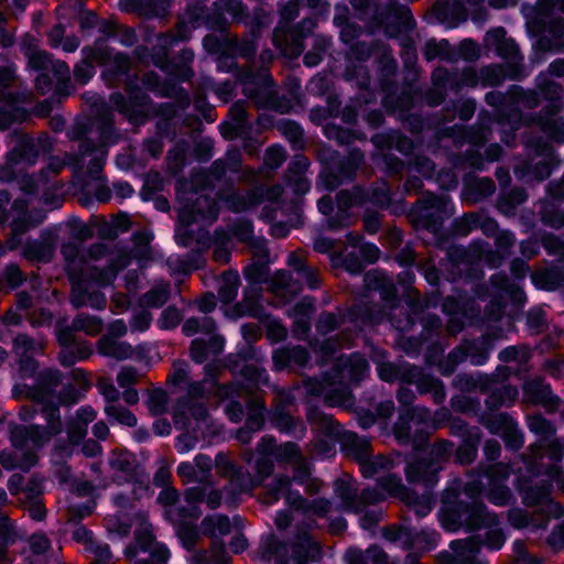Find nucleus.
<instances>
[{"instance_id": "nucleus-15", "label": "nucleus", "mask_w": 564, "mask_h": 564, "mask_svg": "<svg viewBox=\"0 0 564 564\" xmlns=\"http://www.w3.org/2000/svg\"><path fill=\"white\" fill-rule=\"evenodd\" d=\"M120 25L111 20H101L98 31L101 36L97 37L91 46H84L82 53L84 55H97L104 59H108L113 52V47L108 45L109 40H117Z\"/></svg>"}, {"instance_id": "nucleus-13", "label": "nucleus", "mask_w": 564, "mask_h": 564, "mask_svg": "<svg viewBox=\"0 0 564 564\" xmlns=\"http://www.w3.org/2000/svg\"><path fill=\"white\" fill-rule=\"evenodd\" d=\"M268 420L272 427L276 429L281 434L301 440L306 433V426L299 417L291 415L283 405L268 412Z\"/></svg>"}, {"instance_id": "nucleus-58", "label": "nucleus", "mask_w": 564, "mask_h": 564, "mask_svg": "<svg viewBox=\"0 0 564 564\" xmlns=\"http://www.w3.org/2000/svg\"><path fill=\"white\" fill-rule=\"evenodd\" d=\"M442 419L447 420L448 422V432L453 437H458L459 440L465 438L471 435L474 431V426H470L468 422L459 416H453L449 411L445 410L442 413Z\"/></svg>"}, {"instance_id": "nucleus-21", "label": "nucleus", "mask_w": 564, "mask_h": 564, "mask_svg": "<svg viewBox=\"0 0 564 564\" xmlns=\"http://www.w3.org/2000/svg\"><path fill=\"white\" fill-rule=\"evenodd\" d=\"M482 432L478 426H474L471 435L462 438L459 445L453 449L454 462L460 466L471 465L478 455L481 443Z\"/></svg>"}, {"instance_id": "nucleus-26", "label": "nucleus", "mask_w": 564, "mask_h": 564, "mask_svg": "<svg viewBox=\"0 0 564 564\" xmlns=\"http://www.w3.org/2000/svg\"><path fill=\"white\" fill-rule=\"evenodd\" d=\"M262 557L270 561L275 558V564H290V542L279 539L270 533L261 541Z\"/></svg>"}, {"instance_id": "nucleus-45", "label": "nucleus", "mask_w": 564, "mask_h": 564, "mask_svg": "<svg viewBox=\"0 0 564 564\" xmlns=\"http://www.w3.org/2000/svg\"><path fill=\"white\" fill-rule=\"evenodd\" d=\"M171 297V288L169 283L156 285L147 291L141 300L140 304L143 307L161 308L163 307Z\"/></svg>"}, {"instance_id": "nucleus-55", "label": "nucleus", "mask_w": 564, "mask_h": 564, "mask_svg": "<svg viewBox=\"0 0 564 564\" xmlns=\"http://www.w3.org/2000/svg\"><path fill=\"white\" fill-rule=\"evenodd\" d=\"M163 40H165V36L160 34L159 42L151 47V64L163 72H167L172 67V62L167 43L165 41L162 43Z\"/></svg>"}, {"instance_id": "nucleus-2", "label": "nucleus", "mask_w": 564, "mask_h": 564, "mask_svg": "<svg viewBox=\"0 0 564 564\" xmlns=\"http://www.w3.org/2000/svg\"><path fill=\"white\" fill-rule=\"evenodd\" d=\"M440 503L437 520L448 533H475L497 521L496 514L489 512L486 503L463 501L456 489H443Z\"/></svg>"}, {"instance_id": "nucleus-7", "label": "nucleus", "mask_w": 564, "mask_h": 564, "mask_svg": "<svg viewBox=\"0 0 564 564\" xmlns=\"http://www.w3.org/2000/svg\"><path fill=\"white\" fill-rule=\"evenodd\" d=\"M381 100L382 107L388 115L399 117L411 111L416 104L419 97V88L411 83H405L401 87L395 83V88L383 89Z\"/></svg>"}, {"instance_id": "nucleus-29", "label": "nucleus", "mask_w": 564, "mask_h": 564, "mask_svg": "<svg viewBox=\"0 0 564 564\" xmlns=\"http://www.w3.org/2000/svg\"><path fill=\"white\" fill-rule=\"evenodd\" d=\"M474 300L464 290H456V294L445 296L442 312L451 317L467 316V312L474 310Z\"/></svg>"}, {"instance_id": "nucleus-5", "label": "nucleus", "mask_w": 564, "mask_h": 564, "mask_svg": "<svg viewBox=\"0 0 564 564\" xmlns=\"http://www.w3.org/2000/svg\"><path fill=\"white\" fill-rule=\"evenodd\" d=\"M373 20L388 39H404L413 45L410 33L416 28V21L409 6L397 1L378 3L373 9Z\"/></svg>"}, {"instance_id": "nucleus-25", "label": "nucleus", "mask_w": 564, "mask_h": 564, "mask_svg": "<svg viewBox=\"0 0 564 564\" xmlns=\"http://www.w3.org/2000/svg\"><path fill=\"white\" fill-rule=\"evenodd\" d=\"M490 392L485 399V406L487 411L495 412L502 406H512L518 400L519 390L516 386L503 384L500 388L488 389Z\"/></svg>"}, {"instance_id": "nucleus-59", "label": "nucleus", "mask_w": 564, "mask_h": 564, "mask_svg": "<svg viewBox=\"0 0 564 564\" xmlns=\"http://www.w3.org/2000/svg\"><path fill=\"white\" fill-rule=\"evenodd\" d=\"M397 119L400 120L402 127L412 134H420L430 127L426 117L419 112H413L412 110L397 117Z\"/></svg>"}, {"instance_id": "nucleus-17", "label": "nucleus", "mask_w": 564, "mask_h": 564, "mask_svg": "<svg viewBox=\"0 0 564 564\" xmlns=\"http://www.w3.org/2000/svg\"><path fill=\"white\" fill-rule=\"evenodd\" d=\"M22 51L28 58V66L36 73L51 70L57 73V67L68 72V66L65 62H54L53 55L51 53L43 50H37L33 44L23 43Z\"/></svg>"}, {"instance_id": "nucleus-1", "label": "nucleus", "mask_w": 564, "mask_h": 564, "mask_svg": "<svg viewBox=\"0 0 564 564\" xmlns=\"http://www.w3.org/2000/svg\"><path fill=\"white\" fill-rule=\"evenodd\" d=\"M417 434L420 440L412 445L413 454L404 466L405 479L411 485L434 489L440 481V473L452 458L454 443L444 440L431 445L429 432Z\"/></svg>"}, {"instance_id": "nucleus-12", "label": "nucleus", "mask_w": 564, "mask_h": 564, "mask_svg": "<svg viewBox=\"0 0 564 564\" xmlns=\"http://www.w3.org/2000/svg\"><path fill=\"white\" fill-rule=\"evenodd\" d=\"M63 373L56 368H46L42 370L36 377V387L32 388L28 384H15L12 389V394L18 398L20 389L26 390L29 395L55 397L56 389L62 384Z\"/></svg>"}, {"instance_id": "nucleus-54", "label": "nucleus", "mask_w": 564, "mask_h": 564, "mask_svg": "<svg viewBox=\"0 0 564 564\" xmlns=\"http://www.w3.org/2000/svg\"><path fill=\"white\" fill-rule=\"evenodd\" d=\"M152 117H160L163 120L156 122L155 128L159 134H167L170 130L169 120L176 116V106L173 102L156 104L152 110Z\"/></svg>"}, {"instance_id": "nucleus-50", "label": "nucleus", "mask_w": 564, "mask_h": 564, "mask_svg": "<svg viewBox=\"0 0 564 564\" xmlns=\"http://www.w3.org/2000/svg\"><path fill=\"white\" fill-rule=\"evenodd\" d=\"M105 413L110 424L119 423L128 427H135L138 424L135 414L124 406L108 404L105 406Z\"/></svg>"}, {"instance_id": "nucleus-24", "label": "nucleus", "mask_w": 564, "mask_h": 564, "mask_svg": "<svg viewBox=\"0 0 564 564\" xmlns=\"http://www.w3.org/2000/svg\"><path fill=\"white\" fill-rule=\"evenodd\" d=\"M11 165H18L22 162L35 163L39 158V150L32 137L19 134L17 144L6 154Z\"/></svg>"}, {"instance_id": "nucleus-16", "label": "nucleus", "mask_w": 564, "mask_h": 564, "mask_svg": "<svg viewBox=\"0 0 564 564\" xmlns=\"http://www.w3.org/2000/svg\"><path fill=\"white\" fill-rule=\"evenodd\" d=\"M485 102L494 108L498 122L510 123L521 116L517 104L502 91L490 90L486 93Z\"/></svg>"}, {"instance_id": "nucleus-36", "label": "nucleus", "mask_w": 564, "mask_h": 564, "mask_svg": "<svg viewBox=\"0 0 564 564\" xmlns=\"http://www.w3.org/2000/svg\"><path fill=\"white\" fill-rule=\"evenodd\" d=\"M563 88L560 84L555 82H551L545 87V94L550 95L546 98L550 100L547 105H545L540 112L541 119L545 121L555 120L554 117L563 109L564 104L561 97Z\"/></svg>"}, {"instance_id": "nucleus-62", "label": "nucleus", "mask_w": 564, "mask_h": 564, "mask_svg": "<svg viewBox=\"0 0 564 564\" xmlns=\"http://www.w3.org/2000/svg\"><path fill=\"white\" fill-rule=\"evenodd\" d=\"M218 198L226 205V207L232 213H241L248 209L249 204L247 198L236 192L235 189H230L229 192L219 191L217 193Z\"/></svg>"}, {"instance_id": "nucleus-40", "label": "nucleus", "mask_w": 564, "mask_h": 564, "mask_svg": "<svg viewBox=\"0 0 564 564\" xmlns=\"http://www.w3.org/2000/svg\"><path fill=\"white\" fill-rule=\"evenodd\" d=\"M365 282L369 288L378 290L383 301L397 299V288L386 278L383 272L368 271L365 274Z\"/></svg>"}, {"instance_id": "nucleus-33", "label": "nucleus", "mask_w": 564, "mask_h": 564, "mask_svg": "<svg viewBox=\"0 0 564 564\" xmlns=\"http://www.w3.org/2000/svg\"><path fill=\"white\" fill-rule=\"evenodd\" d=\"M490 434L501 437L510 427L514 426L516 420L508 413H482L479 417Z\"/></svg>"}, {"instance_id": "nucleus-64", "label": "nucleus", "mask_w": 564, "mask_h": 564, "mask_svg": "<svg viewBox=\"0 0 564 564\" xmlns=\"http://www.w3.org/2000/svg\"><path fill=\"white\" fill-rule=\"evenodd\" d=\"M153 238H154L153 234L147 229H139V230L133 231L131 239L137 249V258L139 260L150 258V254H151L150 245H151V241L153 240Z\"/></svg>"}, {"instance_id": "nucleus-42", "label": "nucleus", "mask_w": 564, "mask_h": 564, "mask_svg": "<svg viewBox=\"0 0 564 564\" xmlns=\"http://www.w3.org/2000/svg\"><path fill=\"white\" fill-rule=\"evenodd\" d=\"M97 111L99 117L98 132L100 139L104 141L113 139L112 143H115L116 128L110 106L107 101L101 100L99 105H97Z\"/></svg>"}, {"instance_id": "nucleus-19", "label": "nucleus", "mask_w": 564, "mask_h": 564, "mask_svg": "<svg viewBox=\"0 0 564 564\" xmlns=\"http://www.w3.org/2000/svg\"><path fill=\"white\" fill-rule=\"evenodd\" d=\"M479 78L480 76L476 69L471 67L463 69L462 73H451L443 69L441 75H436L435 73L433 74V82L435 86L455 90L463 87H475L478 84Z\"/></svg>"}, {"instance_id": "nucleus-22", "label": "nucleus", "mask_w": 564, "mask_h": 564, "mask_svg": "<svg viewBox=\"0 0 564 564\" xmlns=\"http://www.w3.org/2000/svg\"><path fill=\"white\" fill-rule=\"evenodd\" d=\"M219 212L218 202L208 195H204L191 204L186 214L182 215V218L187 217V225L196 221L198 217L203 220L215 221L218 219Z\"/></svg>"}, {"instance_id": "nucleus-3", "label": "nucleus", "mask_w": 564, "mask_h": 564, "mask_svg": "<svg viewBox=\"0 0 564 564\" xmlns=\"http://www.w3.org/2000/svg\"><path fill=\"white\" fill-rule=\"evenodd\" d=\"M321 171L317 185L333 192L344 184L356 180L358 170L365 163V154L359 148H351L347 155L328 150L318 155Z\"/></svg>"}, {"instance_id": "nucleus-57", "label": "nucleus", "mask_w": 564, "mask_h": 564, "mask_svg": "<svg viewBox=\"0 0 564 564\" xmlns=\"http://www.w3.org/2000/svg\"><path fill=\"white\" fill-rule=\"evenodd\" d=\"M507 299L503 294H495L484 308V316L487 321L499 323L506 315Z\"/></svg>"}, {"instance_id": "nucleus-41", "label": "nucleus", "mask_w": 564, "mask_h": 564, "mask_svg": "<svg viewBox=\"0 0 564 564\" xmlns=\"http://www.w3.org/2000/svg\"><path fill=\"white\" fill-rule=\"evenodd\" d=\"M22 256L29 261L47 263L53 256V249L45 242L29 238L23 248Z\"/></svg>"}, {"instance_id": "nucleus-43", "label": "nucleus", "mask_w": 564, "mask_h": 564, "mask_svg": "<svg viewBox=\"0 0 564 564\" xmlns=\"http://www.w3.org/2000/svg\"><path fill=\"white\" fill-rule=\"evenodd\" d=\"M412 214L419 226L434 235L443 230L444 223L448 219V217L414 207H412Z\"/></svg>"}, {"instance_id": "nucleus-39", "label": "nucleus", "mask_w": 564, "mask_h": 564, "mask_svg": "<svg viewBox=\"0 0 564 564\" xmlns=\"http://www.w3.org/2000/svg\"><path fill=\"white\" fill-rule=\"evenodd\" d=\"M276 129L288 139L293 149H303L305 133L303 127L297 121L286 118L279 119Z\"/></svg>"}, {"instance_id": "nucleus-23", "label": "nucleus", "mask_w": 564, "mask_h": 564, "mask_svg": "<svg viewBox=\"0 0 564 564\" xmlns=\"http://www.w3.org/2000/svg\"><path fill=\"white\" fill-rule=\"evenodd\" d=\"M72 373L75 380L85 381L86 384L83 389L77 388L70 382L63 384L62 389L55 394L62 406H73L79 403L86 397V391L90 387V383L87 381V373L82 368L73 369Z\"/></svg>"}, {"instance_id": "nucleus-20", "label": "nucleus", "mask_w": 564, "mask_h": 564, "mask_svg": "<svg viewBox=\"0 0 564 564\" xmlns=\"http://www.w3.org/2000/svg\"><path fill=\"white\" fill-rule=\"evenodd\" d=\"M376 67L379 77V86L381 90L395 88V76L398 74L399 64L391 53V50L383 47L376 57Z\"/></svg>"}, {"instance_id": "nucleus-28", "label": "nucleus", "mask_w": 564, "mask_h": 564, "mask_svg": "<svg viewBox=\"0 0 564 564\" xmlns=\"http://www.w3.org/2000/svg\"><path fill=\"white\" fill-rule=\"evenodd\" d=\"M265 404L263 402L253 403L248 406L245 427L239 432V440L248 442L250 432H258L264 429L265 414H268Z\"/></svg>"}, {"instance_id": "nucleus-30", "label": "nucleus", "mask_w": 564, "mask_h": 564, "mask_svg": "<svg viewBox=\"0 0 564 564\" xmlns=\"http://www.w3.org/2000/svg\"><path fill=\"white\" fill-rule=\"evenodd\" d=\"M97 351L104 357H110L122 361L131 358L133 347L128 341H119L109 336H102L97 341Z\"/></svg>"}, {"instance_id": "nucleus-10", "label": "nucleus", "mask_w": 564, "mask_h": 564, "mask_svg": "<svg viewBox=\"0 0 564 564\" xmlns=\"http://www.w3.org/2000/svg\"><path fill=\"white\" fill-rule=\"evenodd\" d=\"M87 59H93L105 68L101 72V78L107 86H115L131 70V59L124 52H113L108 59L97 55H85Z\"/></svg>"}, {"instance_id": "nucleus-18", "label": "nucleus", "mask_w": 564, "mask_h": 564, "mask_svg": "<svg viewBox=\"0 0 564 564\" xmlns=\"http://www.w3.org/2000/svg\"><path fill=\"white\" fill-rule=\"evenodd\" d=\"M415 406H401L399 410V415L393 424V434L395 440L401 445H413L415 441L420 440L421 431L423 429H416L414 433L412 432V423H414V416L416 414Z\"/></svg>"}, {"instance_id": "nucleus-48", "label": "nucleus", "mask_w": 564, "mask_h": 564, "mask_svg": "<svg viewBox=\"0 0 564 564\" xmlns=\"http://www.w3.org/2000/svg\"><path fill=\"white\" fill-rule=\"evenodd\" d=\"M398 140H405V134L395 129L376 132L370 138V141L379 155L383 152L393 150V147H395V142Z\"/></svg>"}, {"instance_id": "nucleus-35", "label": "nucleus", "mask_w": 564, "mask_h": 564, "mask_svg": "<svg viewBox=\"0 0 564 564\" xmlns=\"http://www.w3.org/2000/svg\"><path fill=\"white\" fill-rule=\"evenodd\" d=\"M111 469L126 474L129 480L134 485L142 487L144 485L138 471V464L132 458V454L123 453L109 459Z\"/></svg>"}, {"instance_id": "nucleus-37", "label": "nucleus", "mask_w": 564, "mask_h": 564, "mask_svg": "<svg viewBox=\"0 0 564 564\" xmlns=\"http://www.w3.org/2000/svg\"><path fill=\"white\" fill-rule=\"evenodd\" d=\"M444 489H456L459 499L463 501H473L475 503H485L481 494L482 485L477 481L463 482L459 478H454L446 482Z\"/></svg>"}, {"instance_id": "nucleus-46", "label": "nucleus", "mask_w": 564, "mask_h": 564, "mask_svg": "<svg viewBox=\"0 0 564 564\" xmlns=\"http://www.w3.org/2000/svg\"><path fill=\"white\" fill-rule=\"evenodd\" d=\"M527 425L529 431L539 436L542 441H550L556 435L555 425L542 414L529 416Z\"/></svg>"}, {"instance_id": "nucleus-53", "label": "nucleus", "mask_w": 564, "mask_h": 564, "mask_svg": "<svg viewBox=\"0 0 564 564\" xmlns=\"http://www.w3.org/2000/svg\"><path fill=\"white\" fill-rule=\"evenodd\" d=\"M341 449L347 454L361 458L369 449V442L355 432H347L341 441Z\"/></svg>"}, {"instance_id": "nucleus-38", "label": "nucleus", "mask_w": 564, "mask_h": 564, "mask_svg": "<svg viewBox=\"0 0 564 564\" xmlns=\"http://www.w3.org/2000/svg\"><path fill=\"white\" fill-rule=\"evenodd\" d=\"M438 541L440 534L435 530L422 529L417 531L411 528V541L408 551L431 552L436 549Z\"/></svg>"}, {"instance_id": "nucleus-44", "label": "nucleus", "mask_w": 564, "mask_h": 564, "mask_svg": "<svg viewBox=\"0 0 564 564\" xmlns=\"http://www.w3.org/2000/svg\"><path fill=\"white\" fill-rule=\"evenodd\" d=\"M332 264L336 268H343L351 275H360L366 269L365 261L355 251L347 254H334L332 257Z\"/></svg>"}, {"instance_id": "nucleus-47", "label": "nucleus", "mask_w": 564, "mask_h": 564, "mask_svg": "<svg viewBox=\"0 0 564 564\" xmlns=\"http://www.w3.org/2000/svg\"><path fill=\"white\" fill-rule=\"evenodd\" d=\"M369 372V365L366 359L358 358L349 360L340 371V377L347 379L348 384L359 386Z\"/></svg>"}, {"instance_id": "nucleus-49", "label": "nucleus", "mask_w": 564, "mask_h": 564, "mask_svg": "<svg viewBox=\"0 0 564 564\" xmlns=\"http://www.w3.org/2000/svg\"><path fill=\"white\" fill-rule=\"evenodd\" d=\"M491 380L488 377H481L478 380L468 373H457L453 379V387L462 392H473L477 388L487 391L490 388Z\"/></svg>"}, {"instance_id": "nucleus-60", "label": "nucleus", "mask_w": 564, "mask_h": 564, "mask_svg": "<svg viewBox=\"0 0 564 564\" xmlns=\"http://www.w3.org/2000/svg\"><path fill=\"white\" fill-rule=\"evenodd\" d=\"M325 402L329 405H343L346 402L350 401L352 395V390L348 383H338L328 388L325 391Z\"/></svg>"}, {"instance_id": "nucleus-61", "label": "nucleus", "mask_w": 564, "mask_h": 564, "mask_svg": "<svg viewBox=\"0 0 564 564\" xmlns=\"http://www.w3.org/2000/svg\"><path fill=\"white\" fill-rule=\"evenodd\" d=\"M241 378L252 387L260 384H267L269 381V375L263 367L246 364L240 370Z\"/></svg>"}, {"instance_id": "nucleus-32", "label": "nucleus", "mask_w": 564, "mask_h": 564, "mask_svg": "<svg viewBox=\"0 0 564 564\" xmlns=\"http://www.w3.org/2000/svg\"><path fill=\"white\" fill-rule=\"evenodd\" d=\"M413 207L449 218L453 214L454 204L448 195L429 194L417 200Z\"/></svg>"}, {"instance_id": "nucleus-34", "label": "nucleus", "mask_w": 564, "mask_h": 564, "mask_svg": "<svg viewBox=\"0 0 564 564\" xmlns=\"http://www.w3.org/2000/svg\"><path fill=\"white\" fill-rule=\"evenodd\" d=\"M422 54L427 62H432L436 58L448 62L455 59L454 47L447 39H442L440 41L436 39L427 40L423 46Z\"/></svg>"}, {"instance_id": "nucleus-51", "label": "nucleus", "mask_w": 564, "mask_h": 564, "mask_svg": "<svg viewBox=\"0 0 564 564\" xmlns=\"http://www.w3.org/2000/svg\"><path fill=\"white\" fill-rule=\"evenodd\" d=\"M449 547L453 555H451L448 564H477L474 550L466 541L453 540Z\"/></svg>"}, {"instance_id": "nucleus-56", "label": "nucleus", "mask_w": 564, "mask_h": 564, "mask_svg": "<svg viewBox=\"0 0 564 564\" xmlns=\"http://www.w3.org/2000/svg\"><path fill=\"white\" fill-rule=\"evenodd\" d=\"M531 358V349L528 346H507L498 352V359L501 362L527 364Z\"/></svg>"}, {"instance_id": "nucleus-14", "label": "nucleus", "mask_w": 564, "mask_h": 564, "mask_svg": "<svg viewBox=\"0 0 564 564\" xmlns=\"http://www.w3.org/2000/svg\"><path fill=\"white\" fill-rule=\"evenodd\" d=\"M290 552L293 564H310L321 558L319 544L306 532L297 534L294 541L290 542Z\"/></svg>"}, {"instance_id": "nucleus-63", "label": "nucleus", "mask_w": 564, "mask_h": 564, "mask_svg": "<svg viewBox=\"0 0 564 564\" xmlns=\"http://www.w3.org/2000/svg\"><path fill=\"white\" fill-rule=\"evenodd\" d=\"M378 50V44L356 41L349 45L348 59L356 61L359 64L367 62Z\"/></svg>"}, {"instance_id": "nucleus-52", "label": "nucleus", "mask_w": 564, "mask_h": 564, "mask_svg": "<svg viewBox=\"0 0 564 564\" xmlns=\"http://www.w3.org/2000/svg\"><path fill=\"white\" fill-rule=\"evenodd\" d=\"M521 460L519 463H495L487 470V476L490 484H506L511 475L517 478L516 471L520 468Z\"/></svg>"}, {"instance_id": "nucleus-4", "label": "nucleus", "mask_w": 564, "mask_h": 564, "mask_svg": "<svg viewBox=\"0 0 564 564\" xmlns=\"http://www.w3.org/2000/svg\"><path fill=\"white\" fill-rule=\"evenodd\" d=\"M545 473L543 463L534 458L522 455L521 466L516 471L517 478H513V487L522 499V503L528 508H535L552 500L553 485L547 479H541L533 482Z\"/></svg>"}, {"instance_id": "nucleus-6", "label": "nucleus", "mask_w": 564, "mask_h": 564, "mask_svg": "<svg viewBox=\"0 0 564 564\" xmlns=\"http://www.w3.org/2000/svg\"><path fill=\"white\" fill-rule=\"evenodd\" d=\"M108 105L111 111H117L133 127L144 126L152 118L155 102L149 94L124 95L112 91Z\"/></svg>"}, {"instance_id": "nucleus-11", "label": "nucleus", "mask_w": 564, "mask_h": 564, "mask_svg": "<svg viewBox=\"0 0 564 564\" xmlns=\"http://www.w3.org/2000/svg\"><path fill=\"white\" fill-rule=\"evenodd\" d=\"M350 196L358 207L371 204L381 209L388 208L392 198L391 191L386 183L382 185L371 184L369 186L354 185Z\"/></svg>"}, {"instance_id": "nucleus-9", "label": "nucleus", "mask_w": 564, "mask_h": 564, "mask_svg": "<svg viewBox=\"0 0 564 564\" xmlns=\"http://www.w3.org/2000/svg\"><path fill=\"white\" fill-rule=\"evenodd\" d=\"M24 95L19 91H2L0 94V130H8L13 123L24 122L29 110L22 106Z\"/></svg>"}, {"instance_id": "nucleus-27", "label": "nucleus", "mask_w": 564, "mask_h": 564, "mask_svg": "<svg viewBox=\"0 0 564 564\" xmlns=\"http://www.w3.org/2000/svg\"><path fill=\"white\" fill-rule=\"evenodd\" d=\"M34 402L41 405V413L46 421V424L51 430L55 433L62 432V421H61V412L59 406L62 404L56 400L55 397H45L40 395H29Z\"/></svg>"}, {"instance_id": "nucleus-8", "label": "nucleus", "mask_w": 564, "mask_h": 564, "mask_svg": "<svg viewBox=\"0 0 564 564\" xmlns=\"http://www.w3.org/2000/svg\"><path fill=\"white\" fill-rule=\"evenodd\" d=\"M311 352L301 345H283L272 351V370L275 372L304 369L311 361Z\"/></svg>"}, {"instance_id": "nucleus-31", "label": "nucleus", "mask_w": 564, "mask_h": 564, "mask_svg": "<svg viewBox=\"0 0 564 564\" xmlns=\"http://www.w3.org/2000/svg\"><path fill=\"white\" fill-rule=\"evenodd\" d=\"M228 116L230 117L231 122L221 121L219 124V131L226 139L232 138L237 130L247 123L249 115L246 109L245 101L238 100L234 102L229 108Z\"/></svg>"}]
</instances>
